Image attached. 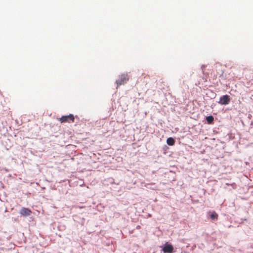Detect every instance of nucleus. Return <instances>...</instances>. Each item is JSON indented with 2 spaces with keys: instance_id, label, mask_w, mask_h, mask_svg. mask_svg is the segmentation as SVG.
<instances>
[{
  "instance_id": "obj_1",
  "label": "nucleus",
  "mask_w": 253,
  "mask_h": 253,
  "mask_svg": "<svg viewBox=\"0 0 253 253\" xmlns=\"http://www.w3.org/2000/svg\"><path fill=\"white\" fill-rule=\"evenodd\" d=\"M58 120L61 123H74L75 121V117L73 114H70L69 115L63 116L61 118L58 119Z\"/></svg>"
},
{
  "instance_id": "obj_2",
  "label": "nucleus",
  "mask_w": 253,
  "mask_h": 253,
  "mask_svg": "<svg viewBox=\"0 0 253 253\" xmlns=\"http://www.w3.org/2000/svg\"><path fill=\"white\" fill-rule=\"evenodd\" d=\"M129 78L127 74H123L119 78L116 80V84H117L118 87L119 85L124 84L128 81Z\"/></svg>"
},
{
  "instance_id": "obj_3",
  "label": "nucleus",
  "mask_w": 253,
  "mask_h": 253,
  "mask_svg": "<svg viewBox=\"0 0 253 253\" xmlns=\"http://www.w3.org/2000/svg\"><path fill=\"white\" fill-rule=\"evenodd\" d=\"M230 98L229 95H224L220 98L218 103L221 105H227L229 103Z\"/></svg>"
},
{
  "instance_id": "obj_4",
  "label": "nucleus",
  "mask_w": 253,
  "mask_h": 253,
  "mask_svg": "<svg viewBox=\"0 0 253 253\" xmlns=\"http://www.w3.org/2000/svg\"><path fill=\"white\" fill-rule=\"evenodd\" d=\"M21 215L23 216H29L32 213V211L28 208H22L20 211Z\"/></svg>"
},
{
  "instance_id": "obj_5",
  "label": "nucleus",
  "mask_w": 253,
  "mask_h": 253,
  "mask_svg": "<svg viewBox=\"0 0 253 253\" xmlns=\"http://www.w3.org/2000/svg\"><path fill=\"white\" fill-rule=\"evenodd\" d=\"M173 247L170 244H166L163 249L164 253H171L173 252Z\"/></svg>"
},
{
  "instance_id": "obj_6",
  "label": "nucleus",
  "mask_w": 253,
  "mask_h": 253,
  "mask_svg": "<svg viewBox=\"0 0 253 253\" xmlns=\"http://www.w3.org/2000/svg\"><path fill=\"white\" fill-rule=\"evenodd\" d=\"M167 143L169 146H173L175 143V140L173 138L169 137L167 140Z\"/></svg>"
},
{
  "instance_id": "obj_7",
  "label": "nucleus",
  "mask_w": 253,
  "mask_h": 253,
  "mask_svg": "<svg viewBox=\"0 0 253 253\" xmlns=\"http://www.w3.org/2000/svg\"><path fill=\"white\" fill-rule=\"evenodd\" d=\"M206 120L208 124H211L213 123L214 118L212 116H209L206 117Z\"/></svg>"
},
{
  "instance_id": "obj_8",
  "label": "nucleus",
  "mask_w": 253,
  "mask_h": 253,
  "mask_svg": "<svg viewBox=\"0 0 253 253\" xmlns=\"http://www.w3.org/2000/svg\"><path fill=\"white\" fill-rule=\"evenodd\" d=\"M211 218V219H217L218 214L215 212L213 211L210 215Z\"/></svg>"
}]
</instances>
